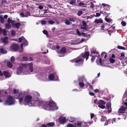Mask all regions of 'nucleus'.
<instances>
[{"label":"nucleus","mask_w":127,"mask_h":127,"mask_svg":"<svg viewBox=\"0 0 127 127\" xmlns=\"http://www.w3.org/2000/svg\"><path fill=\"white\" fill-rule=\"evenodd\" d=\"M94 116V113H92L91 114V118L92 119Z\"/></svg>","instance_id":"60"},{"label":"nucleus","mask_w":127,"mask_h":127,"mask_svg":"<svg viewBox=\"0 0 127 127\" xmlns=\"http://www.w3.org/2000/svg\"><path fill=\"white\" fill-rule=\"evenodd\" d=\"M11 35L13 36H14L15 35L16 32L14 30H12L11 31Z\"/></svg>","instance_id":"39"},{"label":"nucleus","mask_w":127,"mask_h":127,"mask_svg":"<svg viewBox=\"0 0 127 127\" xmlns=\"http://www.w3.org/2000/svg\"><path fill=\"white\" fill-rule=\"evenodd\" d=\"M111 123H113V121L111 119H109L106 121L104 125H107L108 124H110Z\"/></svg>","instance_id":"12"},{"label":"nucleus","mask_w":127,"mask_h":127,"mask_svg":"<svg viewBox=\"0 0 127 127\" xmlns=\"http://www.w3.org/2000/svg\"><path fill=\"white\" fill-rule=\"evenodd\" d=\"M88 84L89 85V88L91 89H93V87L92 85H91L89 83H88Z\"/></svg>","instance_id":"54"},{"label":"nucleus","mask_w":127,"mask_h":127,"mask_svg":"<svg viewBox=\"0 0 127 127\" xmlns=\"http://www.w3.org/2000/svg\"><path fill=\"white\" fill-rule=\"evenodd\" d=\"M41 23L42 25H46V21L45 20H43L41 21Z\"/></svg>","instance_id":"48"},{"label":"nucleus","mask_w":127,"mask_h":127,"mask_svg":"<svg viewBox=\"0 0 127 127\" xmlns=\"http://www.w3.org/2000/svg\"><path fill=\"white\" fill-rule=\"evenodd\" d=\"M117 48L120 49H122L123 50H125V48L124 47H123L120 45H118L117 46Z\"/></svg>","instance_id":"29"},{"label":"nucleus","mask_w":127,"mask_h":127,"mask_svg":"<svg viewBox=\"0 0 127 127\" xmlns=\"http://www.w3.org/2000/svg\"><path fill=\"white\" fill-rule=\"evenodd\" d=\"M2 42L5 44L8 43V37H5L3 38L2 40Z\"/></svg>","instance_id":"20"},{"label":"nucleus","mask_w":127,"mask_h":127,"mask_svg":"<svg viewBox=\"0 0 127 127\" xmlns=\"http://www.w3.org/2000/svg\"><path fill=\"white\" fill-rule=\"evenodd\" d=\"M11 26L9 23H6L5 25V28L6 29H9L11 28Z\"/></svg>","instance_id":"24"},{"label":"nucleus","mask_w":127,"mask_h":127,"mask_svg":"<svg viewBox=\"0 0 127 127\" xmlns=\"http://www.w3.org/2000/svg\"><path fill=\"white\" fill-rule=\"evenodd\" d=\"M20 15L22 17H25V15L24 13L23 12H21L20 14Z\"/></svg>","instance_id":"56"},{"label":"nucleus","mask_w":127,"mask_h":127,"mask_svg":"<svg viewBox=\"0 0 127 127\" xmlns=\"http://www.w3.org/2000/svg\"><path fill=\"white\" fill-rule=\"evenodd\" d=\"M28 65L29 67V69L31 72H32L33 71V64L32 63H29Z\"/></svg>","instance_id":"19"},{"label":"nucleus","mask_w":127,"mask_h":127,"mask_svg":"<svg viewBox=\"0 0 127 127\" xmlns=\"http://www.w3.org/2000/svg\"><path fill=\"white\" fill-rule=\"evenodd\" d=\"M76 32L77 33L79 36H80L81 35V33L80 32H79V30L78 29H77L76 30Z\"/></svg>","instance_id":"46"},{"label":"nucleus","mask_w":127,"mask_h":127,"mask_svg":"<svg viewBox=\"0 0 127 127\" xmlns=\"http://www.w3.org/2000/svg\"><path fill=\"white\" fill-rule=\"evenodd\" d=\"M107 17H106L105 18V20L108 23H110L111 21V19H109L107 18Z\"/></svg>","instance_id":"41"},{"label":"nucleus","mask_w":127,"mask_h":127,"mask_svg":"<svg viewBox=\"0 0 127 127\" xmlns=\"http://www.w3.org/2000/svg\"><path fill=\"white\" fill-rule=\"evenodd\" d=\"M66 121V119L65 117H61L59 119V122L61 124H64Z\"/></svg>","instance_id":"7"},{"label":"nucleus","mask_w":127,"mask_h":127,"mask_svg":"<svg viewBox=\"0 0 127 127\" xmlns=\"http://www.w3.org/2000/svg\"><path fill=\"white\" fill-rule=\"evenodd\" d=\"M19 45L17 44H13L12 45V48L13 51H16L19 49Z\"/></svg>","instance_id":"8"},{"label":"nucleus","mask_w":127,"mask_h":127,"mask_svg":"<svg viewBox=\"0 0 127 127\" xmlns=\"http://www.w3.org/2000/svg\"><path fill=\"white\" fill-rule=\"evenodd\" d=\"M36 101L37 102L38 105L40 108L48 110L53 109L56 106V103L52 100L46 101L41 100L39 98H37Z\"/></svg>","instance_id":"1"},{"label":"nucleus","mask_w":127,"mask_h":127,"mask_svg":"<svg viewBox=\"0 0 127 127\" xmlns=\"http://www.w3.org/2000/svg\"><path fill=\"white\" fill-rule=\"evenodd\" d=\"M12 21L11 19L9 18H8L7 20V22L8 23H11V22Z\"/></svg>","instance_id":"53"},{"label":"nucleus","mask_w":127,"mask_h":127,"mask_svg":"<svg viewBox=\"0 0 127 127\" xmlns=\"http://www.w3.org/2000/svg\"><path fill=\"white\" fill-rule=\"evenodd\" d=\"M104 99L105 100H106V101H109L110 100V98H107L106 97H104Z\"/></svg>","instance_id":"55"},{"label":"nucleus","mask_w":127,"mask_h":127,"mask_svg":"<svg viewBox=\"0 0 127 127\" xmlns=\"http://www.w3.org/2000/svg\"><path fill=\"white\" fill-rule=\"evenodd\" d=\"M21 94H19V95L16 98V99H18L19 100V102L20 104H21L22 102H23L24 100L23 97H20Z\"/></svg>","instance_id":"11"},{"label":"nucleus","mask_w":127,"mask_h":127,"mask_svg":"<svg viewBox=\"0 0 127 127\" xmlns=\"http://www.w3.org/2000/svg\"><path fill=\"white\" fill-rule=\"evenodd\" d=\"M0 52L2 54H5L7 53V52L6 50L3 48L0 49Z\"/></svg>","instance_id":"21"},{"label":"nucleus","mask_w":127,"mask_h":127,"mask_svg":"<svg viewBox=\"0 0 127 127\" xmlns=\"http://www.w3.org/2000/svg\"><path fill=\"white\" fill-rule=\"evenodd\" d=\"M18 39L20 43L21 42L22 40L23 41V43H21V49H23V45H25L26 46L28 45V42L23 36H21Z\"/></svg>","instance_id":"4"},{"label":"nucleus","mask_w":127,"mask_h":127,"mask_svg":"<svg viewBox=\"0 0 127 127\" xmlns=\"http://www.w3.org/2000/svg\"><path fill=\"white\" fill-rule=\"evenodd\" d=\"M104 14H106V15H107L106 16V17H107L110 14V13H109V14L107 13L106 12H104V13H103Z\"/></svg>","instance_id":"64"},{"label":"nucleus","mask_w":127,"mask_h":127,"mask_svg":"<svg viewBox=\"0 0 127 127\" xmlns=\"http://www.w3.org/2000/svg\"><path fill=\"white\" fill-rule=\"evenodd\" d=\"M106 107L107 109L108 110L107 112L109 113L111 112V103L110 102H108L106 104Z\"/></svg>","instance_id":"9"},{"label":"nucleus","mask_w":127,"mask_h":127,"mask_svg":"<svg viewBox=\"0 0 127 127\" xmlns=\"http://www.w3.org/2000/svg\"><path fill=\"white\" fill-rule=\"evenodd\" d=\"M69 20L70 21H72L73 22H74L75 20V18L72 17H70L69 19Z\"/></svg>","instance_id":"32"},{"label":"nucleus","mask_w":127,"mask_h":127,"mask_svg":"<svg viewBox=\"0 0 127 127\" xmlns=\"http://www.w3.org/2000/svg\"><path fill=\"white\" fill-rule=\"evenodd\" d=\"M55 124L53 122H50L48 123L47 125L49 127H53L55 126Z\"/></svg>","instance_id":"23"},{"label":"nucleus","mask_w":127,"mask_h":127,"mask_svg":"<svg viewBox=\"0 0 127 127\" xmlns=\"http://www.w3.org/2000/svg\"><path fill=\"white\" fill-rule=\"evenodd\" d=\"M127 109V108L126 107L124 106H122L119 109L118 112L120 113H123Z\"/></svg>","instance_id":"10"},{"label":"nucleus","mask_w":127,"mask_h":127,"mask_svg":"<svg viewBox=\"0 0 127 127\" xmlns=\"http://www.w3.org/2000/svg\"><path fill=\"white\" fill-rule=\"evenodd\" d=\"M19 91L18 90H16V89H14L13 90V92L14 94H16L19 92Z\"/></svg>","instance_id":"40"},{"label":"nucleus","mask_w":127,"mask_h":127,"mask_svg":"<svg viewBox=\"0 0 127 127\" xmlns=\"http://www.w3.org/2000/svg\"><path fill=\"white\" fill-rule=\"evenodd\" d=\"M83 12L82 11L80 10L78 11L77 12V15L79 16H80L82 14Z\"/></svg>","instance_id":"43"},{"label":"nucleus","mask_w":127,"mask_h":127,"mask_svg":"<svg viewBox=\"0 0 127 127\" xmlns=\"http://www.w3.org/2000/svg\"><path fill=\"white\" fill-rule=\"evenodd\" d=\"M23 70V67H20L17 69L16 72L17 74L18 75L20 74L22 72Z\"/></svg>","instance_id":"17"},{"label":"nucleus","mask_w":127,"mask_h":127,"mask_svg":"<svg viewBox=\"0 0 127 127\" xmlns=\"http://www.w3.org/2000/svg\"><path fill=\"white\" fill-rule=\"evenodd\" d=\"M94 22L96 24L99 23H103V20L101 18H100L99 19H95Z\"/></svg>","instance_id":"15"},{"label":"nucleus","mask_w":127,"mask_h":127,"mask_svg":"<svg viewBox=\"0 0 127 127\" xmlns=\"http://www.w3.org/2000/svg\"><path fill=\"white\" fill-rule=\"evenodd\" d=\"M109 61L110 63H113L115 62V60L113 59L112 58H110L109 59Z\"/></svg>","instance_id":"33"},{"label":"nucleus","mask_w":127,"mask_h":127,"mask_svg":"<svg viewBox=\"0 0 127 127\" xmlns=\"http://www.w3.org/2000/svg\"><path fill=\"white\" fill-rule=\"evenodd\" d=\"M43 33L46 35H47L48 34V33L47 31L46 30H44L43 31Z\"/></svg>","instance_id":"47"},{"label":"nucleus","mask_w":127,"mask_h":127,"mask_svg":"<svg viewBox=\"0 0 127 127\" xmlns=\"http://www.w3.org/2000/svg\"><path fill=\"white\" fill-rule=\"evenodd\" d=\"M21 24L19 23H15V24L13 25V27L14 28H16L17 29H19L20 27L21 26Z\"/></svg>","instance_id":"13"},{"label":"nucleus","mask_w":127,"mask_h":127,"mask_svg":"<svg viewBox=\"0 0 127 127\" xmlns=\"http://www.w3.org/2000/svg\"><path fill=\"white\" fill-rule=\"evenodd\" d=\"M66 51V48L65 47H63L61 48L60 51L58 52V53H61L63 54H64L65 53Z\"/></svg>","instance_id":"14"},{"label":"nucleus","mask_w":127,"mask_h":127,"mask_svg":"<svg viewBox=\"0 0 127 127\" xmlns=\"http://www.w3.org/2000/svg\"><path fill=\"white\" fill-rule=\"evenodd\" d=\"M3 74L6 78H9L10 77V75L9 73L6 71H4L3 72Z\"/></svg>","instance_id":"16"},{"label":"nucleus","mask_w":127,"mask_h":127,"mask_svg":"<svg viewBox=\"0 0 127 127\" xmlns=\"http://www.w3.org/2000/svg\"><path fill=\"white\" fill-rule=\"evenodd\" d=\"M65 23L66 25H68L70 24V23L69 21L68 20H66L65 22Z\"/></svg>","instance_id":"51"},{"label":"nucleus","mask_w":127,"mask_h":127,"mask_svg":"<svg viewBox=\"0 0 127 127\" xmlns=\"http://www.w3.org/2000/svg\"><path fill=\"white\" fill-rule=\"evenodd\" d=\"M6 104L8 105H11L14 104V99L11 96H9L7 97L6 100L5 101Z\"/></svg>","instance_id":"5"},{"label":"nucleus","mask_w":127,"mask_h":127,"mask_svg":"<svg viewBox=\"0 0 127 127\" xmlns=\"http://www.w3.org/2000/svg\"><path fill=\"white\" fill-rule=\"evenodd\" d=\"M3 35L4 36H6L7 34L6 31L5 29H3L2 30Z\"/></svg>","instance_id":"35"},{"label":"nucleus","mask_w":127,"mask_h":127,"mask_svg":"<svg viewBox=\"0 0 127 127\" xmlns=\"http://www.w3.org/2000/svg\"><path fill=\"white\" fill-rule=\"evenodd\" d=\"M107 119L106 117L104 116H101V118L100 119V121L101 122H104Z\"/></svg>","instance_id":"26"},{"label":"nucleus","mask_w":127,"mask_h":127,"mask_svg":"<svg viewBox=\"0 0 127 127\" xmlns=\"http://www.w3.org/2000/svg\"><path fill=\"white\" fill-rule=\"evenodd\" d=\"M32 98V96L30 95L25 96L24 99L23 104L25 105H28L29 106H32L31 102Z\"/></svg>","instance_id":"2"},{"label":"nucleus","mask_w":127,"mask_h":127,"mask_svg":"<svg viewBox=\"0 0 127 127\" xmlns=\"http://www.w3.org/2000/svg\"><path fill=\"white\" fill-rule=\"evenodd\" d=\"M48 23H49L51 25H53V24H54V23H55V22H54V21L50 20H49L48 21Z\"/></svg>","instance_id":"38"},{"label":"nucleus","mask_w":127,"mask_h":127,"mask_svg":"<svg viewBox=\"0 0 127 127\" xmlns=\"http://www.w3.org/2000/svg\"><path fill=\"white\" fill-rule=\"evenodd\" d=\"M81 54L82 55V57L83 58H85V57H87L89 56L90 53L86 51L85 52L84 54H83V53H82Z\"/></svg>","instance_id":"18"},{"label":"nucleus","mask_w":127,"mask_h":127,"mask_svg":"<svg viewBox=\"0 0 127 127\" xmlns=\"http://www.w3.org/2000/svg\"><path fill=\"white\" fill-rule=\"evenodd\" d=\"M94 4L93 3H91L90 7L91 8H93L94 7Z\"/></svg>","instance_id":"62"},{"label":"nucleus","mask_w":127,"mask_h":127,"mask_svg":"<svg viewBox=\"0 0 127 127\" xmlns=\"http://www.w3.org/2000/svg\"><path fill=\"white\" fill-rule=\"evenodd\" d=\"M76 0H71L69 2V4L71 5H73L75 3Z\"/></svg>","instance_id":"42"},{"label":"nucleus","mask_w":127,"mask_h":127,"mask_svg":"<svg viewBox=\"0 0 127 127\" xmlns=\"http://www.w3.org/2000/svg\"><path fill=\"white\" fill-rule=\"evenodd\" d=\"M81 34H82V36H83L85 37H86V35L85 33L83 32H82Z\"/></svg>","instance_id":"58"},{"label":"nucleus","mask_w":127,"mask_h":127,"mask_svg":"<svg viewBox=\"0 0 127 127\" xmlns=\"http://www.w3.org/2000/svg\"><path fill=\"white\" fill-rule=\"evenodd\" d=\"M90 56H91L92 57V58L91 59V61L92 62H94V61L95 59V58H96V56L95 55V56H92V55L91 54L90 55Z\"/></svg>","instance_id":"30"},{"label":"nucleus","mask_w":127,"mask_h":127,"mask_svg":"<svg viewBox=\"0 0 127 127\" xmlns=\"http://www.w3.org/2000/svg\"><path fill=\"white\" fill-rule=\"evenodd\" d=\"M7 65L8 67L10 68H11L13 66L12 64L10 62H7Z\"/></svg>","instance_id":"27"},{"label":"nucleus","mask_w":127,"mask_h":127,"mask_svg":"<svg viewBox=\"0 0 127 127\" xmlns=\"http://www.w3.org/2000/svg\"><path fill=\"white\" fill-rule=\"evenodd\" d=\"M121 24L123 26H125L126 25V23L124 21H122L121 22Z\"/></svg>","instance_id":"49"},{"label":"nucleus","mask_w":127,"mask_h":127,"mask_svg":"<svg viewBox=\"0 0 127 127\" xmlns=\"http://www.w3.org/2000/svg\"><path fill=\"white\" fill-rule=\"evenodd\" d=\"M100 15V14L98 13H96V15L95 16V17H99Z\"/></svg>","instance_id":"57"},{"label":"nucleus","mask_w":127,"mask_h":127,"mask_svg":"<svg viewBox=\"0 0 127 127\" xmlns=\"http://www.w3.org/2000/svg\"><path fill=\"white\" fill-rule=\"evenodd\" d=\"M70 61L72 63H74L77 64L78 65L80 66L83 64L84 60L82 58H80L79 57H78L74 59L70 60Z\"/></svg>","instance_id":"3"},{"label":"nucleus","mask_w":127,"mask_h":127,"mask_svg":"<svg viewBox=\"0 0 127 127\" xmlns=\"http://www.w3.org/2000/svg\"><path fill=\"white\" fill-rule=\"evenodd\" d=\"M22 60L23 61H28V58L25 57H23L22 58Z\"/></svg>","instance_id":"44"},{"label":"nucleus","mask_w":127,"mask_h":127,"mask_svg":"<svg viewBox=\"0 0 127 127\" xmlns=\"http://www.w3.org/2000/svg\"><path fill=\"white\" fill-rule=\"evenodd\" d=\"M49 79L50 80L52 81L53 80L54 78V75L53 74H50L48 77Z\"/></svg>","instance_id":"22"},{"label":"nucleus","mask_w":127,"mask_h":127,"mask_svg":"<svg viewBox=\"0 0 127 127\" xmlns=\"http://www.w3.org/2000/svg\"><path fill=\"white\" fill-rule=\"evenodd\" d=\"M98 107H99L102 109H103L105 108V106L104 105L105 103L103 100H99L98 102Z\"/></svg>","instance_id":"6"},{"label":"nucleus","mask_w":127,"mask_h":127,"mask_svg":"<svg viewBox=\"0 0 127 127\" xmlns=\"http://www.w3.org/2000/svg\"><path fill=\"white\" fill-rule=\"evenodd\" d=\"M75 120V118L72 117H70L69 118V121L70 122H73Z\"/></svg>","instance_id":"31"},{"label":"nucleus","mask_w":127,"mask_h":127,"mask_svg":"<svg viewBox=\"0 0 127 127\" xmlns=\"http://www.w3.org/2000/svg\"><path fill=\"white\" fill-rule=\"evenodd\" d=\"M10 61L13 63H14L15 61V59L14 57L12 56L10 58Z\"/></svg>","instance_id":"36"},{"label":"nucleus","mask_w":127,"mask_h":127,"mask_svg":"<svg viewBox=\"0 0 127 127\" xmlns=\"http://www.w3.org/2000/svg\"><path fill=\"white\" fill-rule=\"evenodd\" d=\"M80 29H82L84 30H85V32H87L88 30L87 29V28L86 27V26H85L84 27H82L81 26L80 27Z\"/></svg>","instance_id":"37"},{"label":"nucleus","mask_w":127,"mask_h":127,"mask_svg":"<svg viewBox=\"0 0 127 127\" xmlns=\"http://www.w3.org/2000/svg\"><path fill=\"white\" fill-rule=\"evenodd\" d=\"M85 4L84 3H82L81 2H80L79 3V5L80 6H81V7H83L84 6H82L83 5H84Z\"/></svg>","instance_id":"52"},{"label":"nucleus","mask_w":127,"mask_h":127,"mask_svg":"<svg viewBox=\"0 0 127 127\" xmlns=\"http://www.w3.org/2000/svg\"><path fill=\"white\" fill-rule=\"evenodd\" d=\"M82 26H86L87 25V24L84 21H83L82 22Z\"/></svg>","instance_id":"50"},{"label":"nucleus","mask_w":127,"mask_h":127,"mask_svg":"<svg viewBox=\"0 0 127 127\" xmlns=\"http://www.w3.org/2000/svg\"><path fill=\"white\" fill-rule=\"evenodd\" d=\"M79 85L81 88H83L85 86L84 83L81 82H80L79 83Z\"/></svg>","instance_id":"34"},{"label":"nucleus","mask_w":127,"mask_h":127,"mask_svg":"<svg viewBox=\"0 0 127 127\" xmlns=\"http://www.w3.org/2000/svg\"><path fill=\"white\" fill-rule=\"evenodd\" d=\"M105 26L104 25H102L101 26V30H103Z\"/></svg>","instance_id":"61"},{"label":"nucleus","mask_w":127,"mask_h":127,"mask_svg":"<svg viewBox=\"0 0 127 127\" xmlns=\"http://www.w3.org/2000/svg\"><path fill=\"white\" fill-rule=\"evenodd\" d=\"M38 8L40 9L41 10L43 9V7L42 6L40 5L38 6Z\"/></svg>","instance_id":"63"},{"label":"nucleus","mask_w":127,"mask_h":127,"mask_svg":"<svg viewBox=\"0 0 127 127\" xmlns=\"http://www.w3.org/2000/svg\"><path fill=\"white\" fill-rule=\"evenodd\" d=\"M82 122H79V121H78L77 122V125L78 126H82L81 125L82 124Z\"/></svg>","instance_id":"45"},{"label":"nucleus","mask_w":127,"mask_h":127,"mask_svg":"<svg viewBox=\"0 0 127 127\" xmlns=\"http://www.w3.org/2000/svg\"><path fill=\"white\" fill-rule=\"evenodd\" d=\"M89 94L91 96H94L95 95V94L94 93L92 92H90Z\"/></svg>","instance_id":"59"},{"label":"nucleus","mask_w":127,"mask_h":127,"mask_svg":"<svg viewBox=\"0 0 127 127\" xmlns=\"http://www.w3.org/2000/svg\"><path fill=\"white\" fill-rule=\"evenodd\" d=\"M67 127H77L76 124H75L74 125L70 124H68L67 125Z\"/></svg>","instance_id":"28"},{"label":"nucleus","mask_w":127,"mask_h":127,"mask_svg":"<svg viewBox=\"0 0 127 127\" xmlns=\"http://www.w3.org/2000/svg\"><path fill=\"white\" fill-rule=\"evenodd\" d=\"M0 22L1 24H3L4 22V18L2 16H0Z\"/></svg>","instance_id":"25"}]
</instances>
